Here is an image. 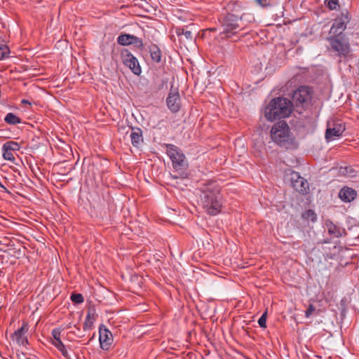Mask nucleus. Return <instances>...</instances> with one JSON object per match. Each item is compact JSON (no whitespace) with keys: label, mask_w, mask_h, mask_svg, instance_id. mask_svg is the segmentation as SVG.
I'll use <instances>...</instances> for the list:
<instances>
[{"label":"nucleus","mask_w":359,"mask_h":359,"mask_svg":"<svg viewBox=\"0 0 359 359\" xmlns=\"http://www.w3.org/2000/svg\"><path fill=\"white\" fill-rule=\"evenodd\" d=\"M201 202L208 214L215 216L219 213L222 207V196L219 186L211 182L204 184L201 188Z\"/></svg>","instance_id":"f257e3e1"},{"label":"nucleus","mask_w":359,"mask_h":359,"mask_svg":"<svg viewBox=\"0 0 359 359\" xmlns=\"http://www.w3.org/2000/svg\"><path fill=\"white\" fill-rule=\"evenodd\" d=\"M241 16L226 13L221 14L218 18V25L217 27L210 28L211 32L219 31L222 39H229L236 36L243 29L241 23Z\"/></svg>","instance_id":"f03ea898"},{"label":"nucleus","mask_w":359,"mask_h":359,"mask_svg":"<svg viewBox=\"0 0 359 359\" xmlns=\"http://www.w3.org/2000/svg\"><path fill=\"white\" fill-rule=\"evenodd\" d=\"M292 104L290 100L284 97H276L270 101L264 110L267 120L273 121L287 117L292 112Z\"/></svg>","instance_id":"7ed1b4c3"},{"label":"nucleus","mask_w":359,"mask_h":359,"mask_svg":"<svg viewBox=\"0 0 359 359\" xmlns=\"http://www.w3.org/2000/svg\"><path fill=\"white\" fill-rule=\"evenodd\" d=\"M165 147H166V154L172 161L173 169L179 173L180 177L186 178L187 177L186 170L188 163L185 155L179 147L174 144H166ZM172 177L177 179L179 176L172 175Z\"/></svg>","instance_id":"20e7f679"},{"label":"nucleus","mask_w":359,"mask_h":359,"mask_svg":"<svg viewBox=\"0 0 359 359\" xmlns=\"http://www.w3.org/2000/svg\"><path fill=\"white\" fill-rule=\"evenodd\" d=\"M329 42L328 50L340 59L346 58L351 53L349 39L346 35H329L327 37Z\"/></svg>","instance_id":"39448f33"},{"label":"nucleus","mask_w":359,"mask_h":359,"mask_svg":"<svg viewBox=\"0 0 359 359\" xmlns=\"http://www.w3.org/2000/svg\"><path fill=\"white\" fill-rule=\"evenodd\" d=\"M290 130L285 121H279L273 125L271 130V137L280 147L287 149L292 144Z\"/></svg>","instance_id":"423d86ee"},{"label":"nucleus","mask_w":359,"mask_h":359,"mask_svg":"<svg viewBox=\"0 0 359 359\" xmlns=\"http://www.w3.org/2000/svg\"><path fill=\"white\" fill-rule=\"evenodd\" d=\"M351 15L348 10H343L333 20L330 27V35H344L343 32L346 29L347 25L351 21Z\"/></svg>","instance_id":"0eeeda50"},{"label":"nucleus","mask_w":359,"mask_h":359,"mask_svg":"<svg viewBox=\"0 0 359 359\" xmlns=\"http://www.w3.org/2000/svg\"><path fill=\"white\" fill-rule=\"evenodd\" d=\"M313 90L305 86L299 87L292 95V102L297 107H305L309 104L312 97Z\"/></svg>","instance_id":"6e6552de"},{"label":"nucleus","mask_w":359,"mask_h":359,"mask_svg":"<svg viewBox=\"0 0 359 359\" xmlns=\"http://www.w3.org/2000/svg\"><path fill=\"white\" fill-rule=\"evenodd\" d=\"M121 58L123 63L130 68L135 75H140L142 69L137 59L128 50L123 49L121 51Z\"/></svg>","instance_id":"1a4fd4ad"},{"label":"nucleus","mask_w":359,"mask_h":359,"mask_svg":"<svg viewBox=\"0 0 359 359\" xmlns=\"http://www.w3.org/2000/svg\"><path fill=\"white\" fill-rule=\"evenodd\" d=\"M345 125L341 121L328 122L325 132L326 140H333L340 137L345 131Z\"/></svg>","instance_id":"9d476101"},{"label":"nucleus","mask_w":359,"mask_h":359,"mask_svg":"<svg viewBox=\"0 0 359 359\" xmlns=\"http://www.w3.org/2000/svg\"><path fill=\"white\" fill-rule=\"evenodd\" d=\"M166 103L168 109L172 112L175 113L180 111L181 99L177 88H174L172 86H171L170 93L166 99Z\"/></svg>","instance_id":"9b49d317"},{"label":"nucleus","mask_w":359,"mask_h":359,"mask_svg":"<svg viewBox=\"0 0 359 359\" xmlns=\"http://www.w3.org/2000/svg\"><path fill=\"white\" fill-rule=\"evenodd\" d=\"M62 330L60 328L53 329L51 332L53 339L51 344L62 353L67 359H71L67 348L60 339Z\"/></svg>","instance_id":"f8f14e48"},{"label":"nucleus","mask_w":359,"mask_h":359,"mask_svg":"<svg viewBox=\"0 0 359 359\" xmlns=\"http://www.w3.org/2000/svg\"><path fill=\"white\" fill-rule=\"evenodd\" d=\"M291 183L293 188L302 194L307 193L309 189L307 180L301 177L297 172H292L291 174Z\"/></svg>","instance_id":"ddd939ff"},{"label":"nucleus","mask_w":359,"mask_h":359,"mask_svg":"<svg viewBox=\"0 0 359 359\" xmlns=\"http://www.w3.org/2000/svg\"><path fill=\"white\" fill-rule=\"evenodd\" d=\"M99 341L100 348L104 351L109 349L114 341L111 332L103 325L99 327Z\"/></svg>","instance_id":"4468645a"},{"label":"nucleus","mask_w":359,"mask_h":359,"mask_svg":"<svg viewBox=\"0 0 359 359\" xmlns=\"http://www.w3.org/2000/svg\"><path fill=\"white\" fill-rule=\"evenodd\" d=\"M117 43L121 46L135 44L140 50L144 48L142 40L140 38L130 34H121L117 38Z\"/></svg>","instance_id":"2eb2a0df"},{"label":"nucleus","mask_w":359,"mask_h":359,"mask_svg":"<svg viewBox=\"0 0 359 359\" xmlns=\"http://www.w3.org/2000/svg\"><path fill=\"white\" fill-rule=\"evenodd\" d=\"M29 330V325L24 322L20 328L18 329L12 335V339L16 341L19 346H26L28 344V339L26 336Z\"/></svg>","instance_id":"dca6fc26"},{"label":"nucleus","mask_w":359,"mask_h":359,"mask_svg":"<svg viewBox=\"0 0 359 359\" xmlns=\"http://www.w3.org/2000/svg\"><path fill=\"white\" fill-rule=\"evenodd\" d=\"M356 191L347 187H343L339 193V197L342 201L345 203H348L353 201L356 198Z\"/></svg>","instance_id":"f3484780"},{"label":"nucleus","mask_w":359,"mask_h":359,"mask_svg":"<svg viewBox=\"0 0 359 359\" xmlns=\"http://www.w3.org/2000/svg\"><path fill=\"white\" fill-rule=\"evenodd\" d=\"M326 226L327 228L328 233L336 238L341 237L342 236L346 234V231L344 229L335 225L331 221H327Z\"/></svg>","instance_id":"a211bd4d"},{"label":"nucleus","mask_w":359,"mask_h":359,"mask_svg":"<svg viewBox=\"0 0 359 359\" xmlns=\"http://www.w3.org/2000/svg\"><path fill=\"white\" fill-rule=\"evenodd\" d=\"M130 137L134 147H138L140 143L143 142L142 131L140 128H133Z\"/></svg>","instance_id":"6ab92c4d"},{"label":"nucleus","mask_w":359,"mask_h":359,"mask_svg":"<svg viewBox=\"0 0 359 359\" xmlns=\"http://www.w3.org/2000/svg\"><path fill=\"white\" fill-rule=\"evenodd\" d=\"M149 52L151 60L156 63L160 62L161 60V52L159 48L155 44H151L149 46Z\"/></svg>","instance_id":"aec40b11"},{"label":"nucleus","mask_w":359,"mask_h":359,"mask_svg":"<svg viewBox=\"0 0 359 359\" xmlns=\"http://www.w3.org/2000/svg\"><path fill=\"white\" fill-rule=\"evenodd\" d=\"M4 121L9 125H16L22 123L21 118L11 112L6 114Z\"/></svg>","instance_id":"412c9836"},{"label":"nucleus","mask_w":359,"mask_h":359,"mask_svg":"<svg viewBox=\"0 0 359 359\" xmlns=\"http://www.w3.org/2000/svg\"><path fill=\"white\" fill-rule=\"evenodd\" d=\"M255 2L262 8L273 7L280 3V0H255Z\"/></svg>","instance_id":"4be33fe9"},{"label":"nucleus","mask_w":359,"mask_h":359,"mask_svg":"<svg viewBox=\"0 0 359 359\" xmlns=\"http://www.w3.org/2000/svg\"><path fill=\"white\" fill-rule=\"evenodd\" d=\"M95 320V319L94 314L91 313L90 312H88L86 316L85 322L83 323V330H88L91 329Z\"/></svg>","instance_id":"5701e85b"},{"label":"nucleus","mask_w":359,"mask_h":359,"mask_svg":"<svg viewBox=\"0 0 359 359\" xmlns=\"http://www.w3.org/2000/svg\"><path fill=\"white\" fill-rule=\"evenodd\" d=\"M3 147L11 151H15L20 149V145L18 142L14 141L6 142L4 144Z\"/></svg>","instance_id":"b1692460"},{"label":"nucleus","mask_w":359,"mask_h":359,"mask_svg":"<svg viewBox=\"0 0 359 359\" xmlns=\"http://www.w3.org/2000/svg\"><path fill=\"white\" fill-rule=\"evenodd\" d=\"M176 34L178 36L184 35L187 40H192L193 39L192 32L184 28H177L176 30Z\"/></svg>","instance_id":"393cba45"},{"label":"nucleus","mask_w":359,"mask_h":359,"mask_svg":"<svg viewBox=\"0 0 359 359\" xmlns=\"http://www.w3.org/2000/svg\"><path fill=\"white\" fill-rule=\"evenodd\" d=\"M302 217L306 220H310L313 222L317 219L316 214L313 210H308L302 214Z\"/></svg>","instance_id":"a878e982"},{"label":"nucleus","mask_w":359,"mask_h":359,"mask_svg":"<svg viewBox=\"0 0 359 359\" xmlns=\"http://www.w3.org/2000/svg\"><path fill=\"white\" fill-rule=\"evenodd\" d=\"M10 49L6 45L0 46V60L8 57Z\"/></svg>","instance_id":"bb28decb"},{"label":"nucleus","mask_w":359,"mask_h":359,"mask_svg":"<svg viewBox=\"0 0 359 359\" xmlns=\"http://www.w3.org/2000/svg\"><path fill=\"white\" fill-rule=\"evenodd\" d=\"M2 151H3V158L5 159V160H8V161H10L11 162H14L15 160V158L13 155V151H8L7 149H5L4 147H2Z\"/></svg>","instance_id":"cd10ccee"},{"label":"nucleus","mask_w":359,"mask_h":359,"mask_svg":"<svg viewBox=\"0 0 359 359\" xmlns=\"http://www.w3.org/2000/svg\"><path fill=\"white\" fill-rule=\"evenodd\" d=\"M71 300L75 304H81L83 302L84 299L81 294L72 293L71 295Z\"/></svg>","instance_id":"c85d7f7f"},{"label":"nucleus","mask_w":359,"mask_h":359,"mask_svg":"<svg viewBox=\"0 0 359 359\" xmlns=\"http://www.w3.org/2000/svg\"><path fill=\"white\" fill-rule=\"evenodd\" d=\"M327 6L330 10H337L339 7V0H327Z\"/></svg>","instance_id":"c756f323"},{"label":"nucleus","mask_w":359,"mask_h":359,"mask_svg":"<svg viewBox=\"0 0 359 359\" xmlns=\"http://www.w3.org/2000/svg\"><path fill=\"white\" fill-rule=\"evenodd\" d=\"M267 311H265L258 320L259 325L262 328L266 327Z\"/></svg>","instance_id":"7c9ffc66"},{"label":"nucleus","mask_w":359,"mask_h":359,"mask_svg":"<svg viewBox=\"0 0 359 359\" xmlns=\"http://www.w3.org/2000/svg\"><path fill=\"white\" fill-rule=\"evenodd\" d=\"M315 311H316V306L311 304H309L306 312H305V316L306 318H309L313 313V312Z\"/></svg>","instance_id":"2f4dec72"},{"label":"nucleus","mask_w":359,"mask_h":359,"mask_svg":"<svg viewBox=\"0 0 359 359\" xmlns=\"http://www.w3.org/2000/svg\"><path fill=\"white\" fill-rule=\"evenodd\" d=\"M21 102H22V104H28L31 105V103H30L27 100H22L21 101Z\"/></svg>","instance_id":"473e14b6"},{"label":"nucleus","mask_w":359,"mask_h":359,"mask_svg":"<svg viewBox=\"0 0 359 359\" xmlns=\"http://www.w3.org/2000/svg\"><path fill=\"white\" fill-rule=\"evenodd\" d=\"M0 188H2L4 189H5L7 192H8V191L7 190V189L1 184V182H0Z\"/></svg>","instance_id":"72a5a7b5"},{"label":"nucleus","mask_w":359,"mask_h":359,"mask_svg":"<svg viewBox=\"0 0 359 359\" xmlns=\"http://www.w3.org/2000/svg\"><path fill=\"white\" fill-rule=\"evenodd\" d=\"M93 337H94V335H93V336L90 339V340H89V341H90V340L93 339Z\"/></svg>","instance_id":"f704fd0d"}]
</instances>
